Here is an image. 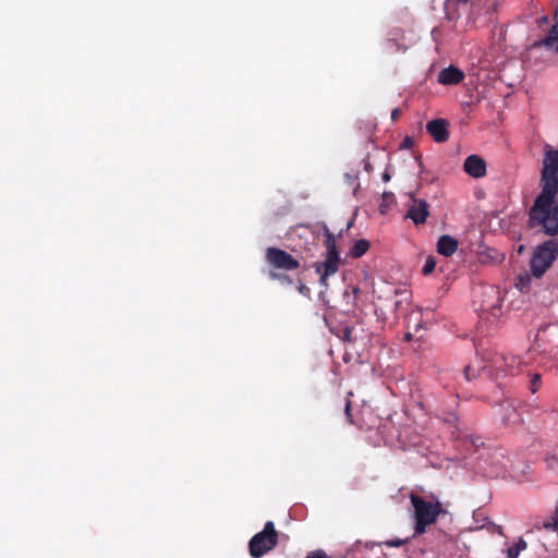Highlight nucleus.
Segmentation results:
<instances>
[{
    "instance_id": "22",
    "label": "nucleus",
    "mask_w": 558,
    "mask_h": 558,
    "mask_svg": "<svg viewBox=\"0 0 558 558\" xmlns=\"http://www.w3.org/2000/svg\"><path fill=\"white\" fill-rule=\"evenodd\" d=\"M435 267H436V262H435L434 257L429 256L425 260V264L422 268V274L427 276L434 271Z\"/></svg>"
},
{
    "instance_id": "24",
    "label": "nucleus",
    "mask_w": 558,
    "mask_h": 558,
    "mask_svg": "<svg viewBox=\"0 0 558 558\" xmlns=\"http://www.w3.org/2000/svg\"><path fill=\"white\" fill-rule=\"evenodd\" d=\"M546 468L550 471H558V458L554 454L545 458Z\"/></svg>"
},
{
    "instance_id": "34",
    "label": "nucleus",
    "mask_w": 558,
    "mask_h": 558,
    "mask_svg": "<svg viewBox=\"0 0 558 558\" xmlns=\"http://www.w3.org/2000/svg\"><path fill=\"white\" fill-rule=\"evenodd\" d=\"M381 179H383V181H384V182H388V181H390L391 177H390V174L386 171V172H384V173H383Z\"/></svg>"
},
{
    "instance_id": "36",
    "label": "nucleus",
    "mask_w": 558,
    "mask_h": 558,
    "mask_svg": "<svg viewBox=\"0 0 558 558\" xmlns=\"http://www.w3.org/2000/svg\"><path fill=\"white\" fill-rule=\"evenodd\" d=\"M457 3H466L469 0H454Z\"/></svg>"
},
{
    "instance_id": "25",
    "label": "nucleus",
    "mask_w": 558,
    "mask_h": 558,
    "mask_svg": "<svg viewBox=\"0 0 558 558\" xmlns=\"http://www.w3.org/2000/svg\"><path fill=\"white\" fill-rule=\"evenodd\" d=\"M543 527L546 530L557 531L558 530V518L551 517L550 520L543 523Z\"/></svg>"
},
{
    "instance_id": "17",
    "label": "nucleus",
    "mask_w": 558,
    "mask_h": 558,
    "mask_svg": "<svg viewBox=\"0 0 558 558\" xmlns=\"http://www.w3.org/2000/svg\"><path fill=\"white\" fill-rule=\"evenodd\" d=\"M501 409L505 410L504 422L505 424H515L520 421L519 414L513 405L509 402L502 403Z\"/></svg>"
},
{
    "instance_id": "7",
    "label": "nucleus",
    "mask_w": 558,
    "mask_h": 558,
    "mask_svg": "<svg viewBox=\"0 0 558 558\" xmlns=\"http://www.w3.org/2000/svg\"><path fill=\"white\" fill-rule=\"evenodd\" d=\"M521 363V359L513 354L495 353L483 368L488 369L489 373L495 372L496 375H514Z\"/></svg>"
},
{
    "instance_id": "15",
    "label": "nucleus",
    "mask_w": 558,
    "mask_h": 558,
    "mask_svg": "<svg viewBox=\"0 0 558 558\" xmlns=\"http://www.w3.org/2000/svg\"><path fill=\"white\" fill-rule=\"evenodd\" d=\"M458 250V241L450 235H441L437 242V252L446 257L451 256Z\"/></svg>"
},
{
    "instance_id": "40",
    "label": "nucleus",
    "mask_w": 558,
    "mask_h": 558,
    "mask_svg": "<svg viewBox=\"0 0 558 558\" xmlns=\"http://www.w3.org/2000/svg\"><path fill=\"white\" fill-rule=\"evenodd\" d=\"M556 151H558V149H556Z\"/></svg>"
},
{
    "instance_id": "31",
    "label": "nucleus",
    "mask_w": 558,
    "mask_h": 558,
    "mask_svg": "<svg viewBox=\"0 0 558 558\" xmlns=\"http://www.w3.org/2000/svg\"><path fill=\"white\" fill-rule=\"evenodd\" d=\"M298 290L301 294H304V295L310 292V289L303 283H300V286L298 287Z\"/></svg>"
},
{
    "instance_id": "23",
    "label": "nucleus",
    "mask_w": 558,
    "mask_h": 558,
    "mask_svg": "<svg viewBox=\"0 0 558 558\" xmlns=\"http://www.w3.org/2000/svg\"><path fill=\"white\" fill-rule=\"evenodd\" d=\"M541 387V375L535 373L532 375L530 379V390L532 393H535Z\"/></svg>"
},
{
    "instance_id": "27",
    "label": "nucleus",
    "mask_w": 558,
    "mask_h": 558,
    "mask_svg": "<svg viewBox=\"0 0 558 558\" xmlns=\"http://www.w3.org/2000/svg\"><path fill=\"white\" fill-rule=\"evenodd\" d=\"M344 413H345L348 422L350 424H353V418H352V414H351V402H350V400L345 401Z\"/></svg>"
},
{
    "instance_id": "6",
    "label": "nucleus",
    "mask_w": 558,
    "mask_h": 558,
    "mask_svg": "<svg viewBox=\"0 0 558 558\" xmlns=\"http://www.w3.org/2000/svg\"><path fill=\"white\" fill-rule=\"evenodd\" d=\"M278 531L272 521H267L264 529L248 542V551L253 558H260L278 545Z\"/></svg>"
},
{
    "instance_id": "39",
    "label": "nucleus",
    "mask_w": 558,
    "mask_h": 558,
    "mask_svg": "<svg viewBox=\"0 0 558 558\" xmlns=\"http://www.w3.org/2000/svg\"><path fill=\"white\" fill-rule=\"evenodd\" d=\"M401 301L396 302V306L398 307L400 305Z\"/></svg>"
},
{
    "instance_id": "14",
    "label": "nucleus",
    "mask_w": 558,
    "mask_h": 558,
    "mask_svg": "<svg viewBox=\"0 0 558 558\" xmlns=\"http://www.w3.org/2000/svg\"><path fill=\"white\" fill-rule=\"evenodd\" d=\"M554 20L555 24L549 29L548 35L538 41H535L534 47H546L547 49H553L558 53V11L555 12Z\"/></svg>"
},
{
    "instance_id": "11",
    "label": "nucleus",
    "mask_w": 558,
    "mask_h": 558,
    "mask_svg": "<svg viewBox=\"0 0 558 558\" xmlns=\"http://www.w3.org/2000/svg\"><path fill=\"white\" fill-rule=\"evenodd\" d=\"M426 131L436 143H445L449 138L448 122L445 119H434L427 122Z\"/></svg>"
},
{
    "instance_id": "4",
    "label": "nucleus",
    "mask_w": 558,
    "mask_h": 558,
    "mask_svg": "<svg viewBox=\"0 0 558 558\" xmlns=\"http://www.w3.org/2000/svg\"><path fill=\"white\" fill-rule=\"evenodd\" d=\"M324 235L326 238V254L323 262L314 264V268L316 274L319 275L320 286L327 289L329 287L328 278L339 270L341 259L337 248L336 236L326 226L324 227Z\"/></svg>"
},
{
    "instance_id": "33",
    "label": "nucleus",
    "mask_w": 558,
    "mask_h": 558,
    "mask_svg": "<svg viewBox=\"0 0 558 558\" xmlns=\"http://www.w3.org/2000/svg\"><path fill=\"white\" fill-rule=\"evenodd\" d=\"M412 145V138L411 137H405L403 143H402V147H410Z\"/></svg>"
},
{
    "instance_id": "28",
    "label": "nucleus",
    "mask_w": 558,
    "mask_h": 558,
    "mask_svg": "<svg viewBox=\"0 0 558 558\" xmlns=\"http://www.w3.org/2000/svg\"><path fill=\"white\" fill-rule=\"evenodd\" d=\"M306 558H328V556L326 555V553L324 550H314V551H311Z\"/></svg>"
},
{
    "instance_id": "16",
    "label": "nucleus",
    "mask_w": 558,
    "mask_h": 558,
    "mask_svg": "<svg viewBox=\"0 0 558 558\" xmlns=\"http://www.w3.org/2000/svg\"><path fill=\"white\" fill-rule=\"evenodd\" d=\"M369 241L365 239L357 240L349 251V256L352 258H360L369 250Z\"/></svg>"
},
{
    "instance_id": "26",
    "label": "nucleus",
    "mask_w": 558,
    "mask_h": 558,
    "mask_svg": "<svg viewBox=\"0 0 558 558\" xmlns=\"http://www.w3.org/2000/svg\"><path fill=\"white\" fill-rule=\"evenodd\" d=\"M463 373L466 380H471L472 378L476 377L477 374V372L471 365H466L463 369Z\"/></svg>"
},
{
    "instance_id": "10",
    "label": "nucleus",
    "mask_w": 558,
    "mask_h": 558,
    "mask_svg": "<svg viewBox=\"0 0 558 558\" xmlns=\"http://www.w3.org/2000/svg\"><path fill=\"white\" fill-rule=\"evenodd\" d=\"M428 208L429 205L425 199L411 196L405 218L411 219L416 226L422 225L429 215Z\"/></svg>"
},
{
    "instance_id": "12",
    "label": "nucleus",
    "mask_w": 558,
    "mask_h": 558,
    "mask_svg": "<svg viewBox=\"0 0 558 558\" xmlns=\"http://www.w3.org/2000/svg\"><path fill=\"white\" fill-rule=\"evenodd\" d=\"M463 170L470 177L480 179L486 174V162L478 155H470L464 160Z\"/></svg>"
},
{
    "instance_id": "29",
    "label": "nucleus",
    "mask_w": 558,
    "mask_h": 558,
    "mask_svg": "<svg viewBox=\"0 0 558 558\" xmlns=\"http://www.w3.org/2000/svg\"><path fill=\"white\" fill-rule=\"evenodd\" d=\"M529 282H530V277L527 275L520 276L519 281L515 286L520 289H523Z\"/></svg>"
},
{
    "instance_id": "19",
    "label": "nucleus",
    "mask_w": 558,
    "mask_h": 558,
    "mask_svg": "<svg viewBox=\"0 0 558 558\" xmlns=\"http://www.w3.org/2000/svg\"><path fill=\"white\" fill-rule=\"evenodd\" d=\"M527 544L523 538H519L518 542H515L513 545H511L507 549V556L508 558H518L520 553L524 549H526Z\"/></svg>"
},
{
    "instance_id": "38",
    "label": "nucleus",
    "mask_w": 558,
    "mask_h": 558,
    "mask_svg": "<svg viewBox=\"0 0 558 558\" xmlns=\"http://www.w3.org/2000/svg\"><path fill=\"white\" fill-rule=\"evenodd\" d=\"M352 225H353V221H350V222L348 223V226H347V228H345V229H347V230H348V229H350V228L352 227Z\"/></svg>"
},
{
    "instance_id": "20",
    "label": "nucleus",
    "mask_w": 558,
    "mask_h": 558,
    "mask_svg": "<svg viewBox=\"0 0 558 558\" xmlns=\"http://www.w3.org/2000/svg\"><path fill=\"white\" fill-rule=\"evenodd\" d=\"M268 276L271 280H277L282 284H288V286L293 284V279L289 275H286V274H282L279 271H275V270H270Z\"/></svg>"
},
{
    "instance_id": "5",
    "label": "nucleus",
    "mask_w": 558,
    "mask_h": 558,
    "mask_svg": "<svg viewBox=\"0 0 558 558\" xmlns=\"http://www.w3.org/2000/svg\"><path fill=\"white\" fill-rule=\"evenodd\" d=\"M557 257L558 240L549 239L537 245L530 260V269L533 277L542 278Z\"/></svg>"
},
{
    "instance_id": "1",
    "label": "nucleus",
    "mask_w": 558,
    "mask_h": 558,
    "mask_svg": "<svg viewBox=\"0 0 558 558\" xmlns=\"http://www.w3.org/2000/svg\"><path fill=\"white\" fill-rule=\"evenodd\" d=\"M409 498L413 508V537L425 534L429 526L436 524L440 515L448 513L442 502L433 494L427 499L411 493Z\"/></svg>"
},
{
    "instance_id": "18",
    "label": "nucleus",
    "mask_w": 558,
    "mask_h": 558,
    "mask_svg": "<svg viewBox=\"0 0 558 558\" xmlns=\"http://www.w3.org/2000/svg\"><path fill=\"white\" fill-rule=\"evenodd\" d=\"M486 294L487 295H490L492 298H494L496 300V304H493L492 306H486L485 304H482V311L483 312H490L493 315H497L496 312H498L500 310V305H499V295H498V291H496L494 288H488L487 291H486Z\"/></svg>"
},
{
    "instance_id": "3",
    "label": "nucleus",
    "mask_w": 558,
    "mask_h": 558,
    "mask_svg": "<svg viewBox=\"0 0 558 558\" xmlns=\"http://www.w3.org/2000/svg\"><path fill=\"white\" fill-rule=\"evenodd\" d=\"M539 186L542 195L557 197L558 195V151L550 145H544Z\"/></svg>"
},
{
    "instance_id": "8",
    "label": "nucleus",
    "mask_w": 558,
    "mask_h": 558,
    "mask_svg": "<svg viewBox=\"0 0 558 558\" xmlns=\"http://www.w3.org/2000/svg\"><path fill=\"white\" fill-rule=\"evenodd\" d=\"M266 263L272 268L271 270L291 271L300 267V262L291 254L279 247L270 246L265 252Z\"/></svg>"
},
{
    "instance_id": "37",
    "label": "nucleus",
    "mask_w": 558,
    "mask_h": 558,
    "mask_svg": "<svg viewBox=\"0 0 558 558\" xmlns=\"http://www.w3.org/2000/svg\"><path fill=\"white\" fill-rule=\"evenodd\" d=\"M554 517L558 518V506L556 507V510L554 512Z\"/></svg>"
},
{
    "instance_id": "32",
    "label": "nucleus",
    "mask_w": 558,
    "mask_h": 558,
    "mask_svg": "<svg viewBox=\"0 0 558 558\" xmlns=\"http://www.w3.org/2000/svg\"><path fill=\"white\" fill-rule=\"evenodd\" d=\"M401 114V111L400 109L398 108H395L392 111H391V119L392 120H397Z\"/></svg>"
},
{
    "instance_id": "9",
    "label": "nucleus",
    "mask_w": 558,
    "mask_h": 558,
    "mask_svg": "<svg viewBox=\"0 0 558 558\" xmlns=\"http://www.w3.org/2000/svg\"><path fill=\"white\" fill-rule=\"evenodd\" d=\"M535 341L539 348L544 351L548 350V353L557 356L558 355V324H548L537 330Z\"/></svg>"
},
{
    "instance_id": "2",
    "label": "nucleus",
    "mask_w": 558,
    "mask_h": 558,
    "mask_svg": "<svg viewBox=\"0 0 558 558\" xmlns=\"http://www.w3.org/2000/svg\"><path fill=\"white\" fill-rule=\"evenodd\" d=\"M527 227L546 235L558 234V204L556 197L538 194L527 211Z\"/></svg>"
},
{
    "instance_id": "35",
    "label": "nucleus",
    "mask_w": 558,
    "mask_h": 558,
    "mask_svg": "<svg viewBox=\"0 0 558 558\" xmlns=\"http://www.w3.org/2000/svg\"><path fill=\"white\" fill-rule=\"evenodd\" d=\"M547 22H548V17H547V16H542V17L539 19V23H542V24H543V23H547Z\"/></svg>"
},
{
    "instance_id": "13",
    "label": "nucleus",
    "mask_w": 558,
    "mask_h": 558,
    "mask_svg": "<svg viewBox=\"0 0 558 558\" xmlns=\"http://www.w3.org/2000/svg\"><path fill=\"white\" fill-rule=\"evenodd\" d=\"M464 78V73L454 65L442 69L438 73L437 81L442 85H458Z\"/></svg>"
},
{
    "instance_id": "30",
    "label": "nucleus",
    "mask_w": 558,
    "mask_h": 558,
    "mask_svg": "<svg viewBox=\"0 0 558 558\" xmlns=\"http://www.w3.org/2000/svg\"><path fill=\"white\" fill-rule=\"evenodd\" d=\"M404 543H405V541L400 539V538H396V539H392V541L387 542L386 544H387L388 546H390V547H400V546H402Z\"/></svg>"
},
{
    "instance_id": "21",
    "label": "nucleus",
    "mask_w": 558,
    "mask_h": 558,
    "mask_svg": "<svg viewBox=\"0 0 558 558\" xmlns=\"http://www.w3.org/2000/svg\"><path fill=\"white\" fill-rule=\"evenodd\" d=\"M383 202L380 204V211L384 214L386 211V206H388L390 203L395 202V194L392 192H384L383 195Z\"/></svg>"
}]
</instances>
